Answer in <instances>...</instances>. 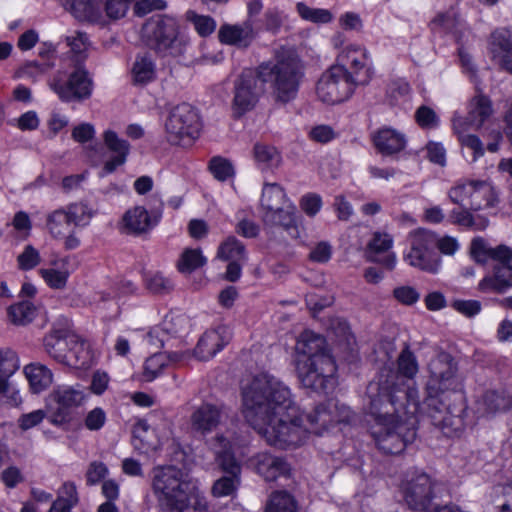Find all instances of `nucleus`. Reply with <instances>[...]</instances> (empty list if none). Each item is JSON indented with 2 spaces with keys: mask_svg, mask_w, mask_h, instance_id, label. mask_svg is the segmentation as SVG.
Here are the masks:
<instances>
[{
  "mask_svg": "<svg viewBox=\"0 0 512 512\" xmlns=\"http://www.w3.org/2000/svg\"><path fill=\"white\" fill-rule=\"evenodd\" d=\"M87 398L88 394L81 384L54 386L46 398L47 407L51 409L50 423L55 426L69 423L73 410L82 406Z\"/></svg>",
  "mask_w": 512,
  "mask_h": 512,
  "instance_id": "10",
  "label": "nucleus"
},
{
  "mask_svg": "<svg viewBox=\"0 0 512 512\" xmlns=\"http://www.w3.org/2000/svg\"><path fill=\"white\" fill-rule=\"evenodd\" d=\"M464 126L465 121L462 117L453 119V129L461 146L470 149L473 152L472 161H476L484 155V145L477 135L466 133Z\"/></svg>",
  "mask_w": 512,
  "mask_h": 512,
  "instance_id": "35",
  "label": "nucleus"
},
{
  "mask_svg": "<svg viewBox=\"0 0 512 512\" xmlns=\"http://www.w3.org/2000/svg\"><path fill=\"white\" fill-rule=\"evenodd\" d=\"M209 169L213 176L219 181H225L234 174L232 164L225 158L213 157L209 163Z\"/></svg>",
  "mask_w": 512,
  "mask_h": 512,
  "instance_id": "54",
  "label": "nucleus"
},
{
  "mask_svg": "<svg viewBox=\"0 0 512 512\" xmlns=\"http://www.w3.org/2000/svg\"><path fill=\"white\" fill-rule=\"evenodd\" d=\"M262 222L266 229L281 228L287 231L292 237L299 235L296 207L293 203L286 204L278 209H273L262 213Z\"/></svg>",
  "mask_w": 512,
  "mask_h": 512,
  "instance_id": "21",
  "label": "nucleus"
},
{
  "mask_svg": "<svg viewBox=\"0 0 512 512\" xmlns=\"http://www.w3.org/2000/svg\"><path fill=\"white\" fill-rule=\"evenodd\" d=\"M217 257L225 261H246L247 253L241 241L234 236H229L220 244Z\"/></svg>",
  "mask_w": 512,
  "mask_h": 512,
  "instance_id": "41",
  "label": "nucleus"
},
{
  "mask_svg": "<svg viewBox=\"0 0 512 512\" xmlns=\"http://www.w3.org/2000/svg\"><path fill=\"white\" fill-rule=\"evenodd\" d=\"M145 285L154 294H166L174 288L173 282L160 272L146 275Z\"/></svg>",
  "mask_w": 512,
  "mask_h": 512,
  "instance_id": "50",
  "label": "nucleus"
},
{
  "mask_svg": "<svg viewBox=\"0 0 512 512\" xmlns=\"http://www.w3.org/2000/svg\"><path fill=\"white\" fill-rule=\"evenodd\" d=\"M142 37L149 48L163 56H181L188 45V40L179 33L176 20L171 17L147 21L142 28Z\"/></svg>",
  "mask_w": 512,
  "mask_h": 512,
  "instance_id": "8",
  "label": "nucleus"
},
{
  "mask_svg": "<svg viewBox=\"0 0 512 512\" xmlns=\"http://www.w3.org/2000/svg\"><path fill=\"white\" fill-rule=\"evenodd\" d=\"M65 210L74 226H86L94 216V211L83 202L72 203Z\"/></svg>",
  "mask_w": 512,
  "mask_h": 512,
  "instance_id": "47",
  "label": "nucleus"
},
{
  "mask_svg": "<svg viewBox=\"0 0 512 512\" xmlns=\"http://www.w3.org/2000/svg\"><path fill=\"white\" fill-rule=\"evenodd\" d=\"M462 209H453L449 214L450 222L465 228L474 230H484L489 224L486 217L482 215L474 216L470 207H461Z\"/></svg>",
  "mask_w": 512,
  "mask_h": 512,
  "instance_id": "36",
  "label": "nucleus"
},
{
  "mask_svg": "<svg viewBox=\"0 0 512 512\" xmlns=\"http://www.w3.org/2000/svg\"><path fill=\"white\" fill-rule=\"evenodd\" d=\"M498 195L494 187L482 180H471L469 207L473 211L494 207L498 203Z\"/></svg>",
  "mask_w": 512,
  "mask_h": 512,
  "instance_id": "24",
  "label": "nucleus"
},
{
  "mask_svg": "<svg viewBox=\"0 0 512 512\" xmlns=\"http://www.w3.org/2000/svg\"><path fill=\"white\" fill-rule=\"evenodd\" d=\"M46 416L47 413L43 409H38L30 413L22 414L17 421L18 427L23 431H27L38 426L46 418Z\"/></svg>",
  "mask_w": 512,
  "mask_h": 512,
  "instance_id": "64",
  "label": "nucleus"
},
{
  "mask_svg": "<svg viewBox=\"0 0 512 512\" xmlns=\"http://www.w3.org/2000/svg\"><path fill=\"white\" fill-rule=\"evenodd\" d=\"M7 314L12 324L26 326L36 317L37 309L31 301L24 300L9 306Z\"/></svg>",
  "mask_w": 512,
  "mask_h": 512,
  "instance_id": "38",
  "label": "nucleus"
},
{
  "mask_svg": "<svg viewBox=\"0 0 512 512\" xmlns=\"http://www.w3.org/2000/svg\"><path fill=\"white\" fill-rule=\"evenodd\" d=\"M409 241L411 248L405 256L409 265L428 273H437L440 257L436 252V234L426 229H417L410 233Z\"/></svg>",
  "mask_w": 512,
  "mask_h": 512,
  "instance_id": "11",
  "label": "nucleus"
},
{
  "mask_svg": "<svg viewBox=\"0 0 512 512\" xmlns=\"http://www.w3.org/2000/svg\"><path fill=\"white\" fill-rule=\"evenodd\" d=\"M40 261V254L32 245L25 246L23 252L17 257L18 267L24 271L35 268Z\"/></svg>",
  "mask_w": 512,
  "mask_h": 512,
  "instance_id": "60",
  "label": "nucleus"
},
{
  "mask_svg": "<svg viewBox=\"0 0 512 512\" xmlns=\"http://www.w3.org/2000/svg\"><path fill=\"white\" fill-rule=\"evenodd\" d=\"M450 306L457 311L458 313L464 315L465 317L472 318L480 313L482 309V304L478 300H464V299H454L451 301Z\"/></svg>",
  "mask_w": 512,
  "mask_h": 512,
  "instance_id": "59",
  "label": "nucleus"
},
{
  "mask_svg": "<svg viewBox=\"0 0 512 512\" xmlns=\"http://www.w3.org/2000/svg\"><path fill=\"white\" fill-rule=\"evenodd\" d=\"M458 24L459 20L452 11L438 14L432 21L433 29L445 33H455Z\"/></svg>",
  "mask_w": 512,
  "mask_h": 512,
  "instance_id": "56",
  "label": "nucleus"
},
{
  "mask_svg": "<svg viewBox=\"0 0 512 512\" xmlns=\"http://www.w3.org/2000/svg\"><path fill=\"white\" fill-rule=\"evenodd\" d=\"M168 364L166 352L154 353L144 364V376L147 381L154 380Z\"/></svg>",
  "mask_w": 512,
  "mask_h": 512,
  "instance_id": "48",
  "label": "nucleus"
},
{
  "mask_svg": "<svg viewBox=\"0 0 512 512\" xmlns=\"http://www.w3.org/2000/svg\"><path fill=\"white\" fill-rule=\"evenodd\" d=\"M72 222L65 208L57 209L47 216L46 226L54 238L64 237L70 232Z\"/></svg>",
  "mask_w": 512,
  "mask_h": 512,
  "instance_id": "40",
  "label": "nucleus"
},
{
  "mask_svg": "<svg viewBox=\"0 0 512 512\" xmlns=\"http://www.w3.org/2000/svg\"><path fill=\"white\" fill-rule=\"evenodd\" d=\"M286 204H291V202L287 198L283 187L277 183H266L264 185L260 203L262 213L278 209Z\"/></svg>",
  "mask_w": 512,
  "mask_h": 512,
  "instance_id": "34",
  "label": "nucleus"
},
{
  "mask_svg": "<svg viewBox=\"0 0 512 512\" xmlns=\"http://www.w3.org/2000/svg\"><path fill=\"white\" fill-rule=\"evenodd\" d=\"M265 512H296V503L289 493L278 491L271 495Z\"/></svg>",
  "mask_w": 512,
  "mask_h": 512,
  "instance_id": "45",
  "label": "nucleus"
},
{
  "mask_svg": "<svg viewBox=\"0 0 512 512\" xmlns=\"http://www.w3.org/2000/svg\"><path fill=\"white\" fill-rule=\"evenodd\" d=\"M162 217L160 210L151 213L143 206H135L125 212L122 218L123 226L128 234L141 235L158 224Z\"/></svg>",
  "mask_w": 512,
  "mask_h": 512,
  "instance_id": "19",
  "label": "nucleus"
},
{
  "mask_svg": "<svg viewBox=\"0 0 512 512\" xmlns=\"http://www.w3.org/2000/svg\"><path fill=\"white\" fill-rule=\"evenodd\" d=\"M340 65L349 66L353 77L363 78L369 75L372 78V67L367 49L357 44H350L338 55Z\"/></svg>",
  "mask_w": 512,
  "mask_h": 512,
  "instance_id": "20",
  "label": "nucleus"
},
{
  "mask_svg": "<svg viewBox=\"0 0 512 512\" xmlns=\"http://www.w3.org/2000/svg\"><path fill=\"white\" fill-rule=\"evenodd\" d=\"M68 343L64 365L77 369L89 366L92 357L88 343L73 333L68 336Z\"/></svg>",
  "mask_w": 512,
  "mask_h": 512,
  "instance_id": "28",
  "label": "nucleus"
},
{
  "mask_svg": "<svg viewBox=\"0 0 512 512\" xmlns=\"http://www.w3.org/2000/svg\"><path fill=\"white\" fill-rule=\"evenodd\" d=\"M241 477L234 475H224L216 480L212 486V494L216 497L232 495L240 485Z\"/></svg>",
  "mask_w": 512,
  "mask_h": 512,
  "instance_id": "49",
  "label": "nucleus"
},
{
  "mask_svg": "<svg viewBox=\"0 0 512 512\" xmlns=\"http://www.w3.org/2000/svg\"><path fill=\"white\" fill-rule=\"evenodd\" d=\"M93 86L88 71L82 67L75 68L66 79L59 73L50 82V88L64 102H82L89 99Z\"/></svg>",
  "mask_w": 512,
  "mask_h": 512,
  "instance_id": "13",
  "label": "nucleus"
},
{
  "mask_svg": "<svg viewBox=\"0 0 512 512\" xmlns=\"http://www.w3.org/2000/svg\"><path fill=\"white\" fill-rule=\"evenodd\" d=\"M258 80H260L258 68L256 71L251 69L243 70L235 80L232 108L236 117H241L258 102L262 92L261 87L258 85Z\"/></svg>",
  "mask_w": 512,
  "mask_h": 512,
  "instance_id": "15",
  "label": "nucleus"
},
{
  "mask_svg": "<svg viewBox=\"0 0 512 512\" xmlns=\"http://www.w3.org/2000/svg\"><path fill=\"white\" fill-rule=\"evenodd\" d=\"M491 52L501 69L512 74V32L502 31L493 36Z\"/></svg>",
  "mask_w": 512,
  "mask_h": 512,
  "instance_id": "30",
  "label": "nucleus"
},
{
  "mask_svg": "<svg viewBox=\"0 0 512 512\" xmlns=\"http://www.w3.org/2000/svg\"><path fill=\"white\" fill-rule=\"evenodd\" d=\"M295 364L302 385L325 394L336 386V365L326 339L313 331H303L295 345Z\"/></svg>",
  "mask_w": 512,
  "mask_h": 512,
  "instance_id": "4",
  "label": "nucleus"
},
{
  "mask_svg": "<svg viewBox=\"0 0 512 512\" xmlns=\"http://www.w3.org/2000/svg\"><path fill=\"white\" fill-rule=\"evenodd\" d=\"M207 260L200 249L186 248L177 261V268L183 274H190L203 267Z\"/></svg>",
  "mask_w": 512,
  "mask_h": 512,
  "instance_id": "42",
  "label": "nucleus"
},
{
  "mask_svg": "<svg viewBox=\"0 0 512 512\" xmlns=\"http://www.w3.org/2000/svg\"><path fill=\"white\" fill-rule=\"evenodd\" d=\"M242 406L246 421L271 446L295 448L307 438L289 387L270 374H258L242 388Z\"/></svg>",
  "mask_w": 512,
  "mask_h": 512,
  "instance_id": "1",
  "label": "nucleus"
},
{
  "mask_svg": "<svg viewBox=\"0 0 512 512\" xmlns=\"http://www.w3.org/2000/svg\"><path fill=\"white\" fill-rule=\"evenodd\" d=\"M133 83L146 85L156 77L155 64L150 56L138 55L132 67Z\"/></svg>",
  "mask_w": 512,
  "mask_h": 512,
  "instance_id": "37",
  "label": "nucleus"
},
{
  "mask_svg": "<svg viewBox=\"0 0 512 512\" xmlns=\"http://www.w3.org/2000/svg\"><path fill=\"white\" fill-rule=\"evenodd\" d=\"M470 194L471 180L457 183L449 190L448 197L452 203L459 205L460 207H468L470 203Z\"/></svg>",
  "mask_w": 512,
  "mask_h": 512,
  "instance_id": "53",
  "label": "nucleus"
},
{
  "mask_svg": "<svg viewBox=\"0 0 512 512\" xmlns=\"http://www.w3.org/2000/svg\"><path fill=\"white\" fill-rule=\"evenodd\" d=\"M478 287L482 292H505L512 287V266L510 264L497 265L494 268V275L484 277Z\"/></svg>",
  "mask_w": 512,
  "mask_h": 512,
  "instance_id": "29",
  "label": "nucleus"
},
{
  "mask_svg": "<svg viewBox=\"0 0 512 512\" xmlns=\"http://www.w3.org/2000/svg\"><path fill=\"white\" fill-rule=\"evenodd\" d=\"M415 121L422 129H433L439 124L436 112L429 106L422 105L415 112Z\"/></svg>",
  "mask_w": 512,
  "mask_h": 512,
  "instance_id": "57",
  "label": "nucleus"
},
{
  "mask_svg": "<svg viewBox=\"0 0 512 512\" xmlns=\"http://www.w3.org/2000/svg\"><path fill=\"white\" fill-rule=\"evenodd\" d=\"M257 68L259 79L269 84L275 103L285 105L296 99L305 76V65L293 48L276 49L273 58Z\"/></svg>",
  "mask_w": 512,
  "mask_h": 512,
  "instance_id": "6",
  "label": "nucleus"
},
{
  "mask_svg": "<svg viewBox=\"0 0 512 512\" xmlns=\"http://www.w3.org/2000/svg\"><path fill=\"white\" fill-rule=\"evenodd\" d=\"M106 420V412L101 407H95L85 416L84 426L90 431H98L105 425Z\"/></svg>",
  "mask_w": 512,
  "mask_h": 512,
  "instance_id": "63",
  "label": "nucleus"
},
{
  "mask_svg": "<svg viewBox=\"0 0 512 512\" xmlns=\"http://www.w3.org/2000/svg\"><path fill=\"white\" fill-rule=\"evenodd\" d=\"M16 354L9 350H0V377L7 379L18 369Z\"/></svg>",
  "mask_w": 512,
  "mask_h": 512,
  "instance_id": "61",
  "label": "nucleus"
},
{
  "mask_svg": "<svg viewBox=\"0 0 512 512\" xmlns=\"http://www.w3.org/2000/svg\"><path fill=\"white\" fill-rule=\"evenodd\" d=\"M369 83V75L353 77L344 65H333L324 72L317 83V95L327 104H338L347 100L357 85Z\"/></svg>",
  "mask_w": 512,
  "mask_h": 512,
  "instance_id": "9",
  "label": "nucleus"
},
{
  "mask_svg": "<svg viewBox=\"0 0 512 512\" xmlns=\"http://www.w3.org/2000/svg\"><path fill=\"white\" fill-rule=\"evenodd\" d=\"M226 413L222 406L203 403L190 416L193 432L205 436L215 431L223 423Z\"/></svg>",
  "mask_w": 512,
  "mask_h": 512,
  "instance_id": "16",
  "label": "nucleus"
},
{
  "mask_svg": "<svg viewBox=\"0 0 512 512\" xmlns=\"http://www.w3.org/2000/svg\"><path fill=\"white\" fill-rule=\"evenodd\" d=\"M201 127L197 109L188 103L175 106L165 122L168 141L172 144H178L185 138L198 137Z\"/></svg>",
  "mask_w": 512,
  "mask_h": 512,
  "instance_id": "12",
  "label": "nucleus"
},
{
  "mask_svg": "<svg viewBox=\"0 0 512 512\" xmlns=\"http://www.w3.org/2000/svg\"><path fill=\"white\" fill-rule=\"evenodd\" d=\"M152 489L160 505L168 512H207L196 481L187 471L174 465L153 469Z\"/></svg>",
  "mask_w": 512,
  "mask_h": 512,
  "instance_id": "5",
  "label": "nucleus"
},
{
  "mask_svg": "<svg viewBox=\"0 0 512 512\" xmlns=\"http://www.w3.org/2000/svg\"><path fill=\"white\" fill-rule=\"evenodd\" d=\"M398 371L391 367H383L378 375L377 381L371 382L368 386L370 409L373 414H389L393 411H400L403 405L407 404L415 414L419 408L418 391L407 385L404 378L412 379L418 372V363L413 352L405 347L397 359Z\"/></svg>",
  "mask_w": 512,
  "mask_h": 512,
  "instance_id": "3",
  "label": "nucleus"
},
{
  "mask_svg": "<svg viewBox=\"0 0 512 512\" xmlns=\"http://www.w3.org/2000/svg\"><path fill=\"white\" fill-rule=\"evenodd\" d=\"M71 333L63 330H55L46 335L43 339L45 352L56 362L64 364L68 352V336Z\"/></svg>",
  "mask_w": 512,
  "mask_h": 512,
  "instance_id": "32",
  "label": "nucleus"
},
{
  "mask_svg": "<svg viewBox=\"0 0 512 512\" xmlns=\"http://www.w3.org/2000/svg\"><path fill=\"white\" fill-rule=\"evenodd\" d=\"M39 273L46 284L52 289L65 288L69 276L67 271H60L53 268L40 269Z\"/></svg>",
  "mask_w": 512,
  "mask_h": 512,
  "instance_id": "55",
  "label": "nucleus"
},
{
  "mask_svg": "<svg viewBox=\"0 0 512 512\" xmlns=\"http://www.w3.org/2000/svg\"><path fill=\"white\" fill-rule=\"evenodd\" d=\"M24 374L28 380L32 393L39 394L46 390L53 382L52 371L41 363H30L24 367Z\"/></svg>",
  "mask_w": 512,
  "mask_h": 512,
  "instance_id": "31",
  "label": "nucleus"
},
{
  "mask_svg": "<svg viewBox=\"0 0 512 512\" xmlns=\"http://www.w3.org/2000/svg\"><path fill=\"white\" fill-rule=\"evenodd\" d=\"M329 409L333 411V424L335 423H351L355 414L349 406L338 401H329Z\"/></svg>",
  "mask_w": 512,
  "mask_h": 512,
  "instance_id": "62",
  "label": "nucleus"
},
{
  "mask_svg": "<svg viewBox=\"0 0 512 512\" xmlns=\"http://www.w3.org/2000/svg\"><path fill=\"white\" fill-rule=\"evenodd\" d=\"M504 405V399L495 391H486L477 401V412L481 416L496 413Z\"/></svg>",
  "mask_w": 512,
  "mask_h": 512,
  "instance_id": "46",
  "label": "nucleus"
},
{
  "mask_svg": "<svg viewBox=\"0 0 512 512\" xmlns=\"http://www.w3.org/2000/svg\"><path fill=\"white\" fill-rule=\"evenodd\" d=\"M305 418L307 423L304 424V427L307 428V433L321 435L323 431L333 425V411L329 409L328 403L317 405Z\"/></svg>",
  "mask_w": 512,
  "mask_h": 512,
  "instance_id": "33",
  "label": "nucleus"
},
{
  "mask_svg": "<svg viewBox=\"0 0 512 512\" xmlns=\"http://www.w3.org/2000/svg\"><path fill=\"white\" fill-rule=\"evenodd\" d=\"M252 467L266 481H275L279 477H288L291 467L287 461L267 452H260L248 459Z\"/></svg>",
  "mask_w": 512,
  "mask_h": 512,
  "instance_id": "17",
  "label": "nucleus"
},
{
  "mask_svg": "<svg viewBox=\"0 0 512 512\" xmlns=\"http://www.w3.org/2000/svg\"><path fill=\"white\" fill-rule=\"evenodd\" d=\"M216 440L222 444L223 450L216 452L215 461L217 466L226 474L241 476V465L236 460L234 454L225 449L227 439L221 435L217 436Z\"/></svg>",
  "mask_w": 512,
  "mask_h": 512,
  "instance_id": "39",
  "label": "nucleus"
},
{
  "mask_svg": "<svg viewBox=\"0 0 512 512\" xmlns=\"http://www.w3.org/2000/svg\"><path fill=\"white\" fill-rule=\"evenodd\" d=\"M253 152L255 160L266 168L278 167L281 162V156L273 146L257 143Z\"/></svg>",
  "mask_w": 512,
  "mask_h": 512,
  "instance_id": "43",
  "label": "nucleus"
},
{
  "mask_svg": "<svg viewBox=\"0 0 512 512\" xmlns=\"http://www.w3.org/2000/svg\"><path fill=\"white\" fill-rule=\"evenodd\" d=\"M133 1L134 0H103L105 19L119 20L123 18Z\"/></svg>",
  "mask_w": 512,
  "mask_h": 512,
  "instance_id": "52",
  "label": "nucleus"
},
{
  "mask_svg": "<svg viewBox=\"0 0 512 512\" xmlns=\"http://www.w3.org/2000/svg\"><path fill=\"white\" fill-rule=\"evenodd\" d=\"M104 144L107 149L114 154V156L105 162L103 171L106 174L112 173L118 166L123 165L126 162L127 156L130 151L129 143L120 138L116 132L112 130H106L103 134Z\"/></svg>",
  "mask_w": 512,
  "mask_h": 512,
  "instance_id": "23",
  "label": "nucleus"
},
{
  "mask_svg": "<svg viewBox=\"0 0 512 512\" xmlns=\"http://www.w3.org/2000/svg\"><path fill=\"white\" fill-rule=\"evenodd\" d=\"M493 113L494 109L491 99L480 92L470 100L466 118L467 124L480 129Z\"/></svg>",
  "mask_w": 512,
  "mask_h": 512,
  "instance_id": "26",
  "label": "nucleus"
},
{
  "mask_svg": "<svg viewBox=\"0 0 512 512\" xmlns=\"http://www.w3.org/2000/svg\"><path fill=\"white\" fill-rule=\"evenodd\" d=\"M231 340V331L226 326H218L216 329L207 330L199 339L194 355L202 361L214 357Z\"/></svg>",
  "mask_w": 512,
  "mask_h": 512,
  "instance_id": "18",
  "label": "nucleus"
},
{
  "mask_svg": "<svg viewBox=\"0 0 512 512\" xmlns=\"http://www.w3.org/2000/svg\"><path fill=\"white\" fill-rule=\"evenodd\" d=\"M0 395L1 401L12 407H18L22 404L23 399L20 391L13 387L7 379L0 377Z\"/></svg>",
  "mask_w": 512,
  "mask_h": 512,
  "instance_id": "58",
  "label": "nucleus"
},
{
  "mask_svg": "<svg viewBox=\"0 0 512 512\" xmlns=\"http://www.w3.org/2000/svg\"><path fill=\"white\" fill-rule=\"evenodd\" d=\"M187 19L194 25L197 33L206 37L212 34L216 28V22L211 16L198 15L195 12H188Z\"/></svg>",
  "mask_w": 512,
  "mask_h": 512,
  "instance_id": "51",
  "label": "nucleus"
},
{
  "mask_svg": "<svg viewBox=\"0 0 512 512\" xmlns=\"http://www.w3.org/2000/svg\"><path fill=\"white\" fill-rule=\"evenodd\" d=\"M425 405L432 424L448 437L460 433L465 426L466 404L458 366L447 352H440L429 365Z\"/></svg>",
  "mask_w": 512,
  "mask_h": 512,
  "instance_id": "2",
  "label": "nucleus"
},
{
  "mask_svg": "<svg viewBox=\"0 0 512 512\" xmlns=\"http://www.w3.org/2000/svg\"><path fill=\"white\" fill-rule=\"evenodd\" d=\"M71 13L80 21L105 26L107 20L102 13L100 5L93 0H66Z\"/></svg>",
  "mask_w": 512,
  "mask_h": 512,
  "instance_id": "25",
  "label": "nucleus"
},
{
  "mask_svg": "<svg viewBox=\"0 0 512 512\" xmlns=\"http://www.w3.org/2000/svg\"><path fill=\"white\" fill-rule=\"evenodd\" d=\"M253 23L250 20L242 24H223L218 31L219 41L238 48H247L255 39Z\"/></svg>",
  "mask_w": 512,
  "mask_h": 512,
  "instance_id": "22",
  "label": "nucleus"
},
{
  "mask_svg": "<svg viewBox=\"0 0 512 512\" xmlns=\"http://www.w3.org/2000/svg\"><path fill=\"white\" fill-rule=\"evenodd\" d=\"M296 9L300 17L316 24H326L332 21L333 15L327 9L311 8L303 2H298Z\"/></svg>",
  "mask_w": 512,
  "mask_h": 512,
  "instance_id": "44",
  "label": "nucleus"
},
{
  "mask_svg": "<svg viewBox=\"0 0 512 512\" xmlns=\"http://www.w3.org/2000/svg\"><path fill=\"white\" fill-rule=\"evenodd\" d=\"M436 482L426 473H415L401 485L403 499L414 511L429 512L436 497Z\"/></svg>",
  "mask_w": 512,
  "mask_h": 512,
  "instance_id": "14",
  "label": "nucleus"
},
{
  "mask_svg": "<svg viewBox=\"0 0 512 512\" xmlns=\"http://www.w3.org/2000/svg\"><path fill=\"white\" fill-rule=\"evenodd\" d=\"M373 143L380 153L392 155L405 148L406 138L392 128H382L373 135Z\"/></svg>",
  "mask_w": 512,
  "mask_h": 512,
  "instance_id": "27",
  "label": "nucleus"
},
{
  "mask_svg": "<svg viewBox=\"0 0 512 512\" xmlns=\"http://www.w3.org/2000/svg\"><path fill=\"white\" fill-rule=\"evenodd\" d=\"M410 410H412V408H409L407 404H405L400 408L399 412L391 409L389 414L376 415L373 414L369 408V412L376 419L386 418L388 416L396 417L390 425H379L372 432L376 446L384 454H399L408 444L415 440V418L409 417L407 420L402 419V413L410 414Z\"/></svg>",
  "mask_w": 512,
  "mask_h": 512,
  "instance_id": "7",
  "label": "nucleus"
}]
</instances>
